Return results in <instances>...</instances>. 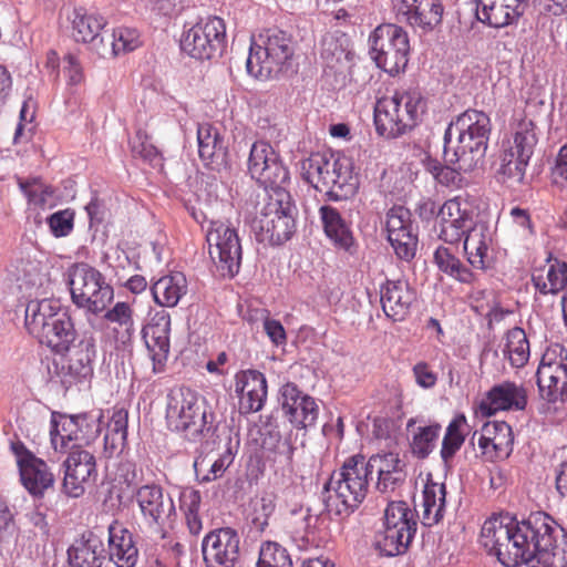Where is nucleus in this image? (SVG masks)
<instances>
[{"mask_svg":"<svg viewBox=\"0 0 567 567\" xmlns=\"http://www.w3.org/2000/svg\"><path fill=\"white\" fill-rule=\"evenodd\" d=\"M564 537V529L553 517L545 512H534L522 522L508 516L486 519L480 540L502 565L536 558L537 563L551 566Z\"/></svg>","mask_w":567,"mask_h":567,"instance_id":"nucleus-1","label":"nucleus"},{"mask_svg":"<svg viewBox=\"0 0 567 567\" xmlns=\"http://www.w3.org/2000/svg\"><path fill=\"white\" fill-rule=\"evenodd\" d=\"M454 126L458 132L457 145H451L453 125H450L444 134V162L457 163L464 172H472L486 154L492 128L489 116L483 111L467 110Z\"/></svg>","mask_w":567,"mask_h":567,"instance_id":"nucleus-2","label":"nucleus"},{"mask_svg":"<svg viewBox=\"0 0 567 567\" xmlns=\"http://www.w3.org/2000/svg\"><path fill=\"white\" fill-rule=\"evenodd\" d=\"M425 112L426 101L419 90H396L377 101L375 132L386 140L399 138L414 130Z\"/></svg>","mask_w":567,"mask_h":567,"instance_id":"nucleus-3","label":"nucleus"},{"mask_svg":"<svg viewBox=\"0 0 567 567\" xmlns=\"http://www.w3.org/2000/svg\"><path fill=\"white\" fill-rule=\"evenodd\" d=\"M371 475L362 454L351 455L324 485L326 507L336 515H349L368 495Z\"/></svg>","mask_w":567,"mask_h":567,"instance_id":"nucleus-4","label":"nucleus"},{"mask_svg":"<svg viewBox=\"0 0 567 567\" xmlns=\"http://www.w3.org/2000/svg\"><path fill=\"white\" fill-rule=\"evenodd\" d=\"M24 324L30 334L58 353L68 351L76 338L70 315L54 299L31 300Z\"/></svg>","mask_w":567,"mask_h":567,"instance_id":"nucleus-5","label":"nucleus"},{"mask_svg":"<svg viewBox=\"0 0 567 567\" xmlns=\"http://www.w3.org/2000/svg\"><path fill=\"white\" fill-rule=\"evenodd\" d=\"M166 423L171 431L197 441L207 427L206 409L200 395L187 386L171 390L167 395Z\"/></svg>","mask_w":567,"mask_h":567,"instance_id":"nucleus-6","label":"nucleus"},{"mask_svg":"<svg viewBox=\"0 0 567 567\" xmlns=\"http://www.w3.org/2000/svg\"><path fill=\"white\" fill-rule=\"evenodd\" d=\"M295 228L290 194L286 189L270 192L259 216L252 221L256 239L272 246L281 245L291 238Z\"/></svg>","mask_w":567,"mask_h":567,"instance_id":"nucleus-7","label":"nucleus"},{"mask_svg":"<svg viewBox=\"0 0 567 567\" xmlns=\"http://www.w3.org/2000/svg\"><path fill=\"white\" fill-rule=\"evenodd\" d=\"M513 141L504 146L499 159L498 174L505 181L522 183L528 163L538 143L536 125L533 120L523 114L512 124Z\"/></svg>","mask_w":567,"mask_h":567,"instance_id":"nucleus-8","label":"nucleus"},{"mask_svg":"<svg viewBox=\"0 0 567 567\" xmlns=\"http://www.w3.org/2000/svg\"><path fill=\"white\" fill-rule=\"evenodd\" d=\"M72 301L94 315L106 309L114 299V289L96 268L86 264L78 265L70 279Z\"/></svg>","mask_w":567,"mask_h":567,"instance_id":"nucleus-9","label":"nucleus"},{"mask_svg":"<svg viewBox=\"0 0 567 567\" xmlns=\"http://www.w3.org/2000/svg\"><path fill=\"white\" fill-rule=\"evenodd\" d=\"M208 254L223 277L233 278L241 264V244L237 229L228 221L213 220L206 230Z\"/></svg>","mask_w":567,"mask_h":567,"instance_id":"nucleus-10","label":"nucleus"},{"mask_svg":"<svg viewBox=\"0 0 567 567\" xmlns=\"http://www.w3.org/2000/svg\"><path fill=\"white\" fill-rule=\"evenodd\" d=\"M291 56L290 38H252L246 62L247 72L257 80H268Z\"/></svg>","mask_w":567,"mask_h":567,"instance_id":"nucleus-11","label":"nucleus"},{"mask_svg":"<svg viewBox=\"0 0 567 567\" xmlns=\"http://www.w3.org/2000/svg\"><path fill=\"white\" fill-rule=\"evenodd\" d=\"M248 172L261 186L270 192L285 189L289 181V171L275 148L265 141L251 145L248 158Z\"/></svg>","mask_w":567,"mask_h":567,"instance_id":"nucleus-12","label":"nucleus"},{"mask_svg":"<svg viewBox=\"0 0 567 567\" xmlns=\"http://www.w3.org/2000/svg\"><path fill=\"white\" fill-rule=\"evenodd\" d=\"M472 203L467 197L455 196L444 202L437 214L439 238L450 245H458L476 225Z\"/></svg>","mask_w":567,"mask_h":567,"instance_id":"nucleus-13","label":"nucleus"},{"mask_svg":"<svg viewBox=\"0 0 567 567\" xmlns=\"http://www.w3.org/2000/svg\"><path fill=\"white\" fill-rule=\"evenodd\" d=\"M206 567H235L240 558V536L233 527H219L205 535L202 542Z\"/></svg>","mask_w":567,"mask_h":567,"instance_id":"nucleus-14","label":"nucleus"},{"mask_svg":"<svg viewBox=\"0 0 567 567\" xmlns=\"http://www.w3.org/2000/svg\"><path fill=\"white\" fill-rule=\"evenodd\" d=\"M11 451L16 456L22 485L34 495H42L53 486L54 475L48 464L35 456L21 441L11 443Z\"/></svg>","mask_w":567,"mask_h":567,"instance_id":"nucleus-15","label":"nucleus"},{"mask_svg":"<svg viewBox=\"0 0 567 567\" xmlns=\"http://www.w3.org/2000/svg\"><path fill=\"white\" fill-rule=\"evenodd\" d=\"M135 310L125 301H117L102 317V333L104 339L115 350L128 349L135 336Z\"/></svg>","mask_w":567,"mask_h":567,"instance_id":"nucleus-16","label":"nucleus"},{"mask_svg":"<svg viewBox=\"0 0 567 567\" xmlns=\"http://www.w3.org/2000/svg\"><path fill=\"white\" fill-rule=\"evenodd\" d=\"M281 408L293 427H313L319 417V405L315 398L303 393L295 383L287 382L280 389Z\"/></svg>","mask_w":567,"mask_h":567,"instance_id":"nucleus-17","label":"nucleus"},{"mask_svg":"<svg viewBox=\"0 0 567 567\" xmlns=\"http://www.w3.org/2000/svg\"><path fill=\"white\" fill-rule=\"evenodd\" d=\"M527 391L523 384L503 381L494 384L480 401L477 411L488 417L503 411H523L527 406Z\"/></svg>","mask_w":567,"mask_h":567,"instance_id":"nucleus-18","label":"nucleus"},{"mask_svg":"<svg viewBox=\"0 0 567 567\" xmlns=\"http://www.w3.org/2000/svg\"><path fill=\"white\" fill-rule=\"evenodd\" d=\"M64 465V492L71 497L82 496L86 486L93 484L97 476L94 455L86 450L78 447L70 451Z\"/></svg>","mask_w":567,"mask_h":567,"instance_id":"nucleus-19","label":"nucleus"},{"mask_svg":"<svg viewBox=\"0 0 567 567\" xmlns=\"http://www.w3.org/2000/svg\"><path fill=\"white\" fill-rule=\"evenodd\" d=\"M235 392L240 414L259 412L267 401V379L264 373L255 369L238 371L235 374Z\"/></svg>","mask_w":567,"mask_h":567,"instance_id":"nucleus-20","label":"nucleus"},{"mask_svg":"<svg viewBox=\"0 0 567 567\" xmlns=\"http://www.w3.org/2000/svg\"><path fill=\"white\" fill-rule=\"evenodd\" d=\"M320 193L326 194L329 199L342 200L353 195L357 188V178L353 175V164L344 155L330 154V166L324 176Z\"/></svg>","mask_w":567,"mask_h":567,"instance_id":"nucleus-21","label":"nucleus"},{"mask_svg":"<svg viewBox=\"0 0 567 567\" xmlns=\"http://www.w3.org/2000/svg\"><path fill=\"white\" fill-rule=\"evenodd\" d=\"M143 340L153 362V372L165 370L171 349V317L168 313H156L143 328Z\"/></svg>","mask_w":567,"mask_h":567,"instance_id":"nucleus-22","label":"nucleus"},{"mask_svg":"<svg viewBox=\"0 0 567 567\" xmlns=\"http://www.w3.org/2000/svg\"><path fill=\"white\" fill-rule=\"evenodd\" d=\"M134 497L144 520L148 525L159 526L175 513L172 497L166 495L158 484L150 483L140 486Z\"/></svg>","mask_w":567,"mask_h":567,"instance_id":"nucleus-23","label":"nucleus"},{"mask_svg":"<svg viewBox=\"0 0 567 567\" xmlns=\"http://www.w3.org/2000/svg\"><path fill=\"white\" fill-rule=\"evenodd\" d=\"M477 445L486 461L506 460L514 447L512 426L505 421L486 422L481 429Z\"/></svg>","mask_w":567,"mask_h":567,"instance_id":"nucleus-24","label":"nucleus"},{"mask_svg":"<svg viewBox=\"0 0 567 567\" xmlns=\"http://www.w3.org/2000/svg\"><path fill=\"white\" fill-rule=\"evenodd\" d=\"M409 51V38H373L370 54L378 68L395 75L406 66Z\"/></svg>","mask_w":567,"mask_h":567,"instance_id":"nucleus-25","label":"nucleus"},{"mask_svg":"<svg viewBox=\"0 0 567 567\" xmlns=\"http://www.w3.org/2000/svg\"><path fill=\"white\" fill-rule=\"evenodd\" d=\"M370 475L377 472V488L381 493L393 492L405 481L404 463L398 453L388 452L372 455L368 461Z\"/></svg>","mask_w":567,"mask_h":567,"instance_id":"nucleus-26","label":"nucleus"},{"mask_svg":"<svg viewBox=\"0 0 567 567\" xmlns=\"http://www.w3.org/2000/svg\"><path fill=\"white\" fill-rule=\"evenodd\" d=\"M380 292L385 316L393 321H403L415 300V291L404 280H386Z\"/></svg>","mask_w":567,"mask_h":567,"instance_id":"nucleus-27","label":"nucleus"},{"mask_svg":"<svg viewBox=\"0 0 567 567\" xmlns=\"http://www.w3.org/2000/svg\"><path fill=\"white\" fill-rule=\"evenodd\" d=\"M463 251L467 262L472 268L486 270L491 265V245L493 241L489 227L484 221H477L476 225L462 239Z\"/></svg>","mask_w":567,"mask_h":567,"instance_id":"nucleus-28","label":"nucleus"},{"mask_svg":"<svg viewBox=\"0 0 567 567\" xmlns=\"http://www.w3.org/2000/svg\"><path fill=\"white\" fill-rule=\"evenodd\" d=\"M104 553L102 539L93 532H86L68 548V563L70 567H102Z\"/></svg>","mask_w":567,"mask_h":567,"instance_id":"nucleus-29","label":"nucleus"},{"mask_svg":"<svg viewBox=\"0 0 567 567\" xmlns=\"http://www.w3.org/2000/svg\"><path fill=\"white\" fill-rule=\"evenodd\" d=\"M109 555L116 567H135L138 560L133 534L117 520L109 526Z\"/></svg>","mask_w":567,"mask_h":567,"instance_id":"nucleus-30","label":"nucleus"},{"mask_svg":"<svg viewBox=\"0 0 567 567\" xmlns=\"http://www.w3.org/2000/svg\"><path fill=\"white\" fill-rule=\"evenodd\" d=\"M446 486L444 483L433 481L431 474L426 476L421 496V520L424 526L439 524L445 514Z\"/></svg>","mask_w":567,"mask_h":567,"instance_id":"nucleus-31","label":"nucleus"},{"mask_svg":"<svg viewBox=\"0 0 567 567\" xmlns=\"http://www.w3.org/2000/svg\"><path fill=\"white\" fill-rule=\"evenodd\" d=\"M94 355L95 349L91 343H80L71 351L62 364L63 383L72 385L87 380L93 373Z\"/></svg>","mask_w":567,"mask_h":567,"instance_id":"nucleus-32","label":"nucleus"},{"mask_svg":"<svg viewBox=\"0 0 567 567\" xmlns=\"http://www.w3.org/2000/svg\"><path fill=\"white\" fill-rule=\"evenodd\" d=\"M81 431L76 415L53 413L51 417L50 440L55 452L65 453L80 446Z\"/></svg>","mask_w":567,"mask_h":567,"instance_id":"nucleus-33","label":"nucleus"},{"mask_svg":"<svg viewBox=\"0 0 567 567\" xmlns=\"http://www.w3.org/2000/svg\"><path fill=\"white\" fill-rule=\"evenodd\" d=\"M197 143L199 158L206 166L224 162L226 146L218 127L208 122L198 124Z\"/></svg>","mask_w":567,"mask_h":567,"instance_id":"nucleus-34","label":"nucleus"},{"mask_svg":"<svg viewBox=\"0 0 567 567\" xmlns=\"http://www.w3.org/2000/svg\"><path fill=\"white\" fill-rule=\"evenodd\" d=\"M30 208L44 210L55 205L56 189L40 176L14 177Z\"/></svg>","mask_w":567,"mask_h":567,"instance_id":"nucleus-35","label":"nucleus"},{"mask_svg":"<svg viewBox=\"0 0 567 567\" xmlns=\"http://www.w3.org/2000/svg\"><path fill=\"white\" fill-rule=\"evenodd\" d=\"M151 290L158 306L176 307L188 291L186 276L179 271L165 275L152 285Z\"/></svg>","mask_w":567,"mask_h":567,"instance_id":"nucleus-36","label":"nucleus"},{"mask_svg":"<svg viewBox=\"0 0 567 567\" xmlns=\"http://www.w3.org/2000/svg\"><path fill=\"white\" fill-rule=\"evenodd\" d=\"M535 289L542 295H556L567 286V262L554 259L544 267L536 268L532 275Z\"/></svg>","mask_w":567,"mask_h":567,"instance_id":"nucleus-37","label":"nucleus"},{"mask_svg":"<svg viewBox=\"0 0 567 567\" xmlns=\"http://www.w3.org/2000/svg\"><path fill=\"white\" fill-rule=\"evenodd\" d=\"M319 213L326 235L338 248L349 251L354 244V239L338 209L324 205L320 207Z\"/></svg>","mask_w":567,"mask_h":567,"instance_id":"nucleus-38","label":"nucleus"},{"mask_svg":"<svg viewBox=\"0 0 567 567\" xmlns=\"http://www.w3.org/2000/svg\"><path fill=\"white\" fill-rule=\"evenodd\" d=\"M443 11L441 0H420L405 21L414 28V31L420 30L424 33L439 31Z\"/></svg>","mask_w":567,"mask_h":567,"instance_id":"nucleus-39","label":"nucleus"},{"mask_svg":"<svg viewBox=\"0 0 567 567\" xmlns=\"http://www.w3.org/2000/svg\"><path fill=\"white\" fill-rule=\"evenodd\" d=\"M225 38H181V51L195 60H212L221 55Z\"/></svg>","mask_w":567,"mask_h":567,"instance_id":"nucleus-40","label":"nucleus"},{"mask_svg":"<svg viewBox=\"0 0 567 567\" xmlns=\"http://www.w3.org/2000/svg\"><path fill=\"white\" fill-rule=\"evenodd\" d=\"M468 424L464 414L455 415L449 423L441 447V457L449 464L461 450L467 435Z\"/></svg>","mask_w":567,"mask_h":567,"instance_id":"nucleus-41","label":"nucleus"},{"mask_svg":"<svg viewBox=\"0 0 567 567\" xmlns=\"http://www.w3.org/2000/svg\"><path fill=\"white\" fill-rule=\"evenodd\" d=\"M416 519L414 512L403 501L390 502L384 509L383 526L396 528L414 537L416 532Z\"/></svg>","mask_w":567,"mask_h":567,"instance_id":"nucleus-42","label":"nucleus"},{"mask_svg":"<svg viewBox=\"0 0 567 567\" xmlns=\"http://www.w3.org/2000/svg\"><path fill=\"white\" fill-rule=\"evenodd\" d=\"M503 354L513 368H523L528 362L530 354L529 341L522 328L515 327L507 331Z\"/></svg>","mask_w":567,"mask_h":567,"instance_id":"nucleus-43","label":"nucleus"},{"mask_svg":"<svg viewBox=\"0 0 567 567\" xmlns=\"http://www.w3.org/2000/svg\"><path fill=\"white\" fill-rule=\"evenodd\" d=\"M434 261L441 271L462 284L472 285L476 280L475 274L463 265L447 247H437L434 252Z\"/></svg>","mask_w":567,"mask_h":567,"instance_id":"nucleus-44","label":"nucleus"},{"mask_svg":"<svg viewBox=\"0 0 567 567\" xmlns=\"http://www.w3.org/2000/svg\"><path fill=\"white\" fill-rule=\"evenodd\" d=\"M315 520L310 508L299 506L286 517L285 527L298 546H306L309 543V536L313 533Z\"/></svg>","mask_w":567,"mask_h":567,"instance_id":"nucleus-45","label":"nucleus"},{"mask_svg":"<svg viewBox=\"0 0 567 567\" xmlns=\"http://www.w3.org/2000/svg\"><path fill=\"white\" fill-rule=\"evenodd\" d=\"M91 49L103 59H113L142 45L140 38H90Z\"/></svg>","mask_w":567,"mask_h":567,"instance_id":"nucleus-46","label":"nucleus"},{"mask_svg":"<svg viewBox=\"0 0 567 567\" xmlns=\"http://www.w3.org/2000/svg\"><path fill=\"white\" fill-rule=\"evenodd\" d=\"M412 539H406V534L396 528L383 526L375 536V547L384 556H398L406 551Z\"/></svg>","mask_w":567,"mask_h":567,"instance_id":"nucleus-47","label":"nucleus"},{"mask_svg":"<svg viewBox=\"0 0 567 567\" xmlns=\"http://www.w3.org/2000/svg\"><path fill=\"white\" fill-rule=\"evenodd\" d=\"M476 17L489 27L501 28L507 25L515 13L512 8L503 6L498 0H475Z\"/></svg>","mask_w":567,"mask_h":567,"instance_id":"nucleus-48","label":"nucleus"},{"mask_svg":"<svg viewBox=\"0 0 567 567\" xmlns=\"http://www.w3.org/2000/svg\"><path fill=\"white\" fill-rule=\"evenodd\" d=\"M536 373L567 377V349L560 343L550 344L543 353Z\"/></svg>","mask_w":567,"mask_h":567,"instance_id":"nucleus-49","label":"nucleus"},{"mask_svg":"<svg viewBox=\"0 0 567 567\" xmlns=\"http://www.w3.org/2000/svg\"><path fill=\"white\" fill-rule=\"evenodd\" d=\"M330 166V154L312 153L301 162V175L315 189L319 190Z\"/></svg>","mask_w":567,"mask_h":567,"instance_id":"nucleus-50","label":"nucleus"},{"mask_svg":"<svg viewBox=\"0 0 567 567\" xmlns=\"http://www.w3.org/2000/svg\"><path fill=\"white\" fill-rule=\"evenodd\" d=\"M235 458L230 447L221 453L215 461L206 464V460L195 462V472L202 482H212L224 475Z\"/></svg>","mask_w":567,"mask_h":567,"instance_id":"nucleus-51","label":"nucleus"},{"mask_svg":"<svg viewBox=\"0 0 567 567\" xmlns=\"http://www.w3.org/2000/svg\"><path fill=\"white\" fill-rule=\"evenodd\" d=\"M257 567H292V560L285 547L275 542H265L259 549Z\"/></svg>","mask_w":567,"mask_h":567,"instance_id":"nucleus-52","label":"nucleus"},{"mask_svg":"<svg viewBox=\"0 0 567 567\" xmlns=\"http://www.w3.org/2000/svg\"><path fill=\"white\" fill-rule=\"evenodd\" d=\"M566 12L567 10H559V8L548 4L547 10L540 12L537 18L538 31L547 35L561 34L565 30L567 31Z\"/></svg>","mask_w":567,"mask_h":567,"instance_id":"nucleus-53","label":"nucleus"},{"mask_svg":"<svg viewBox=\"0 0 567 567\" xmlns=\"http://www.w3.org/2000/svg\"><path fill=\"white\" fill-rule=\"evenodd\" d=\"M537 385L540 396L548 402L561 400L567 391V377L537 374Z\"/></svg>","mask_w":567,"mask_h":567,"instance_id":"nucleus-54","label":"nucleus"},{"mask_svg":"<svg viewBox=\"0 0 567 567\" xmlns=\"http://www.w3.org/2000/svg\"><path fill=\"white\" fill-rule=\"evenodd\" d=\"M72 24L73 29L81 35H100L105 27V20L99 13L76 9L74 10Z\"/></svg>","mask_w":567,"mask_h":567,"instance_id":"nucleus-55","label":"nucleus"},{"mask_svg":"<svg viewBox=\"0 0 567 567\" xmlns=\"http://www.w3.org/2000/svg\"><path fill=\"white\" fill-rule=\"evenodd\" d=\"M440 430L439 424L419 427L411 443L413 454L420 458L426 457L434 447Z\"/></svg>","mask_w":567,"mask_h":567,"instance_id":"nucleus-56","label":"nucleus"},{"mask_svg":"<svg viewBox=\"0 0 567 567\" xmlns=\"http://www.w3.org/2000/svg\"><path fill=\"white\" fill-rule=\"evenodd\" d=\"M388 239L400 259L410 260L415 256L417 236L413 228L389 236Z\"/></svg>","mask_w":567,"mask_h":567,"instance_id":"nucleus-57","label":"nucleus"},{"mask_svg":"<svg viewBox=\"0 0 567 567\" xmlns=\"http://www.w3.org/2000/svg\"><path fill=\"white\" fill-rule=\"evenodd\" d=\"M75 213L71 208L61 209L47 218L52 235L56 238L70 235L74 228Z\"/></svg>","mask_w":567,"mask_h":567,"instance_id":"nucleus-58","label":"nucleus"},{"mask_svg":"<svg viewBox=\"0 0 567 567\" xmlns=\"http://www.w3.org/2000/svg\"><path fill=\"white\" fill-rule=\"evenodd\" d=\"M386 233L388 237L405 229L413 228L412 215L403 206H394L386 213Z\"/></svg>","mask_w":567,"mask_h":567,"instance_id":"nucleus-59","label":"nucleus"},{"mask_svg":"<svg viewBox=\"0 0 567 567\" xmlns=\"http://www.w3.org/2000/svg\"><path fill=\"white\" fill-rule=\"evenodd\" d=\"M226 35L225 21L219 17H207L195 24L188 35Z\"/></svg>","mask_w":567,"mask_h":567,"instance_id":"nucleus-60","label":"nucleus"},{"mask_svg":"<svg viewBox=\"0 0 567 567\" xmlns=\"http://www.w3.org/2000/svg\"><path fill=\"white\" fill-rule=\"evenodd\" d=\"M412 374L415 383L424 389H433L439 380L437 373L426 361H419L412 368Z\"/></svg>","mask_w":567,"mask_h":567,"instance_id":"nucleus-61","label":"nucleus"},{"mask_svg":"<svg viewBox=\"0 0 567 567\" xmlns=\"http://www.w3.org/2000/svg\"><path fill=\"white\" fill-rule=\"evenodd\" d=\"M78 427L81 431L80 443L89 444L95 440L101 432V424L97 419L89 414L76 415Z\"/></svg>","mask_w":567,"mask_h":567,"instance_id":"nucleus-62","label":"nucleus"},{"mask_svg":"<svg viewBox=\"0 0 567 567\" xmlns=\"http://www.w3.org/2000/svg\"><path fill=\"white\" fill-rule=\"evenodd\" d=\"M137 141L132 146V152L140 155L146 161H154L159 156V152L156 146L148 142V135L145 132L138 131L136 133Z\"/></svg>","mask_w":567,"mask_h":567,"instance_id":"nucleus-63","label":"nucleus"},{"mask_svg":"<svg viewBox=\"0 0 567 567\" xmlns=\"http://www.w3.org/2000/svg\"><path fill=\"white\" fill-rule=\"evenodd\" d=\"M127 411L124 409L115 410L107 423L106 433L109 435L120 436L124 440L127 437Z\"/></svg>","mask_w":567,"mask_h":567,"instance_id":"nucleus-64","label":"nucleus"}]
</instances>
